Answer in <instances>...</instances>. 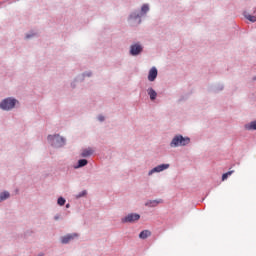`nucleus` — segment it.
I'll return each mask as SVG.
<instances>
[{
    "label": "nucleus",
    "mask_w": 256,
    "mask_h": 256,
    "mask_svg": "<svg viewBox=\"0 0 256 256\" xmlns=\"http://www.w3.org/2000/svg\"><path fill=\"white\" fill-rule=\"evenodd\" d=\"M191 143V139L189 137H183L182 135L175 136L171 143V147H185V145H189Z\"/></svg>",
    "instance_id": "nucleus-1"
},
{
    "label": "nucleus",
    "mask_w": 256,
    "mask_h": 256,
    "mask_svg": "<svg viewBox=\"0 0 256 256\" xmlns=\"http://www.w3.org/2000/svg\"><path fill=\"white\" fill-rule=\"evenodd\" d=\"M48 141H50L52 147H63L65 145V138L59 135H49Z\"/></svg>",
    "instance_id": "nucleus-2"
},
{
    "label": "nucleus",
    "mask_w": 256,
    "mask_h": 256,
    "mask_svg": "<svg viewBox=\"0 0 256 256\" xmlns=\"http://www.w3.org/2000/svg\"><path fill=\"white\" fill-rule=\"evenodd\" d=\"M16 103V99L6 98L0 103V109H3V111H10V109H13V107H15Z\"/></svg>",
    "instance_id": "nucleus-3"
},
{
    "label": "nucleus",
    "mask_w": 256,
    "mask_h": 256,
    "mask_svg": "<svg viewBox=\"0 0 256 256\" xmlns=\"http://www.w3.org/2000/svg\"><path fill=\"white\" fill-rule=\"evenodd\" d=\"M141 216L139 214H128L126 217L122 218V223H135L139 221Z\"/></svg>",
    "instance_id": "nucleus-4"
},
{
    "label": "nucleus",
    "mask_w": 256,
    "mask_h": 256,
    "mask_svg": "<svg viewBox=\"0 0 256 256\" xmlns=\"http://www.w3.org/2000/svg\"><path fill=\"white\" fill-rule=\"evenodd\" d=\"M165 169H169V164H161L156 166L149 171L148 175H153V173H161V171H165Z\"/></svg>",
    "instance_id": "nucleus-5"
},
{
    "label": "nucleus",
    "mask_w": 256,
    "mask_h": 256,
    "mask_svg": "<svg viewBox=\"0 0 256 256\" xmlns=\"http://www.w3.org/2000/svg\"><path fill=\"white\" fill-rule=\"evenodd\" d=\"M143 51V47L140 44H134L130 47V55H139Z\"/></svg>",
    "instance_id": "nucleus-6"
},
{
    "label": "nucleus",
    "mask_w": 256,
    "mask_h": 256,
    "mask_svg": "<svg viewBox=\"0 0 256 256\" xmlns=\"http://www.w3.org/2000/svg\"><path fill=\"white\" fill-rule=\"evenodd\" d=\"M157 79V68L152 67L148 74V81H155Z\"/></svg>",
    "instance_id": "nucleus-7"
},
{
    "label": "nucleus",
    "mask_w": 256,
    "mask_h": 256,
    "mask_svg": "<svg viewBox=\"0 0 256 256\" xmlns=\"http://www.w3.org/2000/svg\"><path fill=\"white\" fill-rule=\"evenodd\" d=\"M75 237H77V234H68L64 237H62L61 242L64 244L69 243V241H73V239H75Z\"/></svg>",
    "instance_id": "nucleus-8"
},
{
    "label": "nucleus",
    "mask_w": 256,
    "mask_h": 256,
    "mask_svg": "<svg viewBox=\"0 0 256 256\" xmlns=\"http://www.w3.org/2000/svg\"><path fill=\"white\" fill-rule=\"evenodd\" d=\"M147 91L151 101H155L157 99V92L153 88H149Z\"/></svg>",
    "instance_id": "nucleus-9"
},
{
    "label": "nucleus",
    "mask_w": 256,
    "mask_h": 256,
    "mask_svg": "<svg viewBox=\"0 0 256 256\" xmlns=\"http://www.w3.org/2000/svg\"><path fill=\"white\" fill-rule=\"evenodd\" d=\"M247 131H256V121H252L249 124L245 125Z\"/></svg>",
    "instance_id": "nucleus-10"
},
{
    "label": "nucleus",
    "mask_w": 256,
    "mask_h": 256,
    "mask_svg": "<svg viewBox=\"0 0 256 256\" xmlns=\"http://www.w3.org/2000/svg\"><path fill=\"white\" fill-rule=\"evenodd\" d=\"M90 155H93V149L91 148L84 149L81 153V157H90Z\"/></svg>",
    "instance_id": "nucleus-11"
},
{
    "label": "nucleus",
    "mask_w": 256,
    "mask_h": 256,
    "mask_svg": "<svg viewBox=\"0 0 256 256\" xmlns=\"http://www.w3.org/2000/svg\"><path fill=\"white\" fill-rule=\"evenodd\" d=\"M139 237H140V239H147L148 237H151V231L144 230V231L140 232Z\"/></svg>",
    "instance_id": "nucleus-12"
},
{
    "label": "nucleus",
    "mask_w": 256,
    "mask_h": 256,
    "mask_svg": "<svg viewBox=\"0 0 256 256\" xmlns=\"http://www.w3.org/2000/svg\"><path fill=\"white\" fill-rule=\"evenodd\" d=\"M233 173H234L233 170L224 173V174L222 175V181H226V179H227L228 177H230V175H233Z\"/></svg>",
    "instance_id": "nucleus-13"
},
{
    "label": "nucleus",
    "mask_w": 256,
    "mask_h": 256,
    "mask_svg": "<svg viewBox=\"0 0 256 256\" xmlns=\"http://www.w3.org/2000/svg\"><path fill=\"white\" fill-rule=\"evenodd\" d=\"M5 199H9V192H2L0 194V201H5Z\"/></svg>",
    "instance_id": "nucleus-14"
},
{
    "label": "nucleus",
    "mask_w": 256,
    "mask_h": 256,
    "mask_svg": "<svg viewBox=\"0 0 256 256\" xmlns=\"http://www.w3.org/2000/svg\"><path fill=\"white\" fill-rule=\"evenodd\" d=\"M85 165H87V160L86 159H81L78 161V166L77 168L79 167H85Z\"/></svg>",
    "instance_id": "nucleus-15"
},
{
    "label": "nucleus",
    "mask_w": 256,
    "mask_h": 256,
    "mask_svg": "<svg viewBox=\"0 0 256 256\" xmlns=\"http://www.w3.org/2000/svg\"><path fill=\"white\" fill-rule=\"evenodd\" d=\"M147 11H149V5L144 4L141 8V12L145 14Z\"/></svg>",
    "instance_id": "nucleus-16"
},
{
    "label": "nucleus",
    "mask_w": 256,
    "mask_h": 256,
    "mask_svg": "<svg viewBox=\"0 0 256 256\" xmlns=\"http://www.w3.org/2000/svg\"><path fill=\"white\" fill-rule=\"evenodd\" d=\"M246 19H248V21H251V23H255L256 21V17L252 15H246Z\"/></svg>",
    "instance_id": "nucleus-17"
},
{
    "label": "nucleus",
    "mask_w": 256,
    "mask_h": 256,
    "mask_svg": "<svg viewBox=\"0 0 256 256\" xmlns=\"http://www.w3.org/2000/svg\"><path fill=\"white\" fill-rule=\"evenodd\" d=\"M85 195H87V190H84V191H82L81 193H79V194L76 196V198H77V199H81V197H85Z\"/></svg>",
    "instance_id": "nucleus-18"
},
{
    "label": "nucleus",
    "mask_w": 256,
    "mask_h": 256,
    "mask_svg": "<svg viewBox=\"0 0 256 256\" xmlns=\"http://www.w3.org/2000/svg\"><path fill=\"white\" fill-rule=\"evenodd\" d=\"M58 205H60V206L65 205V198H63V197L58 198Z\"/></svg>",
    "instance_id": "nucleus-19"
},
{
    "label": "nucleus",
    "mask_w": 256,
    "mask_h": 256,
    "mask_svg": "<svg viewBox=\"0 0 256 256\" xmlns=\"http://www.w3.org/2000/svg\"><path fill=\"white\" fill-rule=\"evenodd\" d=\"M159 203H161V200L160 201H157V200H154L152 202H150V207H156V205H159Z\"/></svg>",
    "instance_id": "nucleus-20"
},
{
    "label": "nucleus",
    "mask_w": 256,
    "mask_h": 256,
    "mask_svg": "<svg viewBox=\"0 0 256 256\" xmlns=\"http://www.w3.org/2000/svg\"><path fill=\"white\" fill-rule=\"evenodd\" d=\"M98 119H99L100 121H105V117H103V116H99Z\"/></svg>",
    "instance_id": "nucleus-21"
},
{
    "label": "nucleus",
    "mask_w": 256,
    "mask_h": 256,
    "mask_svg": "<svg viewBox=\"0 0 256 256\" xmlns=\"http://www.w3.org/2000/svg\"><path fill=\"white\" fill-rule=\"evenodd\" d=\"M133 17H134V18H137V17H139V14H132V15H131V18H133Z\"/></svg>",
    "instance_id": "nucleus-22"
},
{
    "label": "nucleus",
    "mask_w": 256,
    "mask_h": 256,
    "mask_svg": "<svg viewBox=\"0 0 256 256\" xmlns=\"http://www.w3.org/2000/svg\"><path fill=\"white\" fill-rule=\"evenodd\" d=\"M30 37H31V35H27V36H26L27 39H30Z\"/></svg>",
    "instance_id": "nucleus-23"
},
{
    "label": "nucleus",
    "mask_w": 256,
    "mask_h": 256,
    "mask_svg": "<svg viewBox=\"0 0 256 256\" xmlns=\"http://www.w3.org/2000/svg\"><path fill=\"white\" fill-rule=\"evenodd\" d=\"M67 209H69V204L66 205Z\"/></svg>",
    "instance_id": "nucleus-24"
},
{
    "label": "nucleus",
    "mask_w": 256,
    "mask_h": 256,
    "mask_svg": "<svg viewBox=\"0 0 256 256\" xmlns=\"http://www.w3.org/2000/svg\"><path fill=\"white\" fill-rule=\"evenodd\" d=\"M38 256H43V254H40V255H38Z\"/></svg>",
    "instance_id": "nucleus-25"
}]
</instances>
